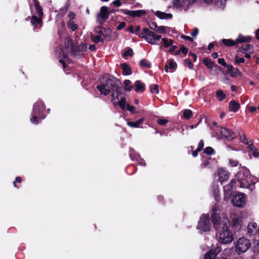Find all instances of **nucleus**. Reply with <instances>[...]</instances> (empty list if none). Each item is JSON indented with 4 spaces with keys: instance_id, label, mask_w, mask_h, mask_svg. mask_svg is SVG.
I'll list each match as a JSON object with an SVG mask.
<instances>
[{
    "instance_id": "9b49d317",
    "label": "nucleus",
    "mask_w": 259,
    "mask_h": 259,
    "mask_svg": "<svg viewBox=\"0 0 259 259\" xmlns=\"http://www.w3.org/2000/svg\"><path fill=\"white\" fill-rule=\"evenodd\" d=\"M109 17L108 7L102 6L100 9V12L98 14V21L100 24L104 23Z\"/></svg>"
},
{
    "instance_id": "2f4dec72",
    "label": "nucleus",
    "mask_w": 259,
    "mask_h": 259,
    "mask_svg": "<svg viewBox=\"0 0 259 259\" xmlns=\"http://www.w3.org/2000/svg\"><path fill=\"white\" fill-rule=\"evenodd\" d=\"M68 28L71 29L72 31H76L78 28V25L74 23L72 20H69L67 23Z\"/></svg>"
},
{
    "instance_id": "0eeeda50",
    "label": "nucleus",
    "mask_w": 259,
    "mask_h": 259,
    "mask_svg": "<svg viewBox=\"0 0 259 259\" xmlns=\"http://www.w3.org/2000/svg\"><path fill=\"white\" fill-rule=\"evenodd\" d=\"M211 224L207 214H203L198 222L197 226V230L201 232H208L210 231Z\"/></svg>"
},
{
    "instance_id": "4c0bfd02",
    "label": "nucleus",
    "mask_w": 259,
    "mask_h": 259,
    "mask_svg": "<svg viewBox=\"0 0 259 259\" xmlns=\"http://www.w3.org/2000/svg\"><path fill=\"white\" fill-rule=\"evenodd\" d=\"M140 64L142 67H146L147 68H150L151 67V64L149 61L144 59L140 61Z\"/></svg>"
},
{
    "instance_id": "6ab92c4d",
    "label": "nucleus",
    "mask_w": 259,
    "mask_h": 259,
    "mask_svg": "<svg viewBox=\"0 0 259 259\" xmlns=\"http://www.w3.org/2000/svg\"><path fill=\"white\" fill-rule=\"evenodd\" d=\"M34 2V7L36 12L38 15V17L42 18L44 13L42 9L39 5V2L38 0H33Z\"/></svg>"
},
{
    "instance_id": "052dcab7",
    "label": "nucleus",
    "mask_w": 259,
    "mask_h": 259,
    "mask_svg": "<svg viewBox=\"0 0 259 259\" xmlns=\"http://www.w3.org/2000/svg\"><path fill=\"white\" fill-rule=\"evenodd\" d=\"M181 37L185 39L186 40L190 41H193V38H191V37L188 36H186L185 35H181Z\"/></svg>"
},
{
    "instance_id": "e2e57ef3",
    "label": "nucleus",
    "mask_w": 259,
    "mask_h": 259,
    "mask_svg": "<svg viewBox=\"0 0 259 259\" xmlns=\"http://www.w3.org/2000/svg\"><path fill=\"white\" fill-rule=\"evenodd\" d=\"M173 4L174 6H180V0H173Z\"/></svg>"
},
{
    "instance_id": "69168bd1",
    "label": "nucleus",
    "mask_w": 259,
    "mask_h": 259,
    "mask_svg": "<svg viewBox=\"0 0 259 259\" xmlns=\"http://www.w3.org/2000/svg\"><path fill=\"white\" fill-rule=\"evenodd\" d=\"M88 49H89L91 51H95L96 48V46L94 45H89V48L88 47Z\"/></svg>"
},
{
    "instance_id": "a878e982",
    "label": "nucleus",
    "mask_w": 259,
    "mask_h": 259,
    "mask_svg": "<svg viewBox=\"0 0 259 259\" xmlns=\"http://www.w3.org/2000/svg\"><path fill=\"white\" fill-rule=\"evenodd\" d=\"M135 91L137 92H143L145 90V84L140 81L137 80L135 82Z\"/></svg>"
},
{
    "instance_id": "4d7b16f0",
    "label": "nucleus",
    "mask_w": 259,
    "mask_h": 259,
    "mask_svg": "<svg viewBox=\"0 0 259 259\" xmlns=\"http://www.w3.org/2000/svg\"><path fill=\"white\" fill-rule=\"evenodd\" d=\"M125 30L128 32H134V26L132 25H129Z\"/></svg>"
},
{
    "instance_id": "4be33fe9",
    "label": "nucleus",
    "mask_w": 259,
    "mask_h": 259,
    "mask_svg": "<svg viewBox=\"0 0 259 259\" xmlns=\"http://www.w3.org/2000/svg\"><path fill=\"white\" fill-rule=\"evenodd\" d=\"M144 118H142L136 121H127V125L131 127H140V125L143 123Z\"/></svg>"
},
{
    "instance_id": "8fccbe9b",
    "label": "nucleus",
    "mask_w": 259,
    "mask_h": 259,
    "mask_svg": "<svg viewBox=\"0 0 259 259\" xmlns=\"http://www.w3.org/2000/svg\"><path fill=\"white\" fill-rule=\"evenodd\" d=\"M168 122L166 119H159L157 120V123L160 125H164Z\"/></svg>"
},
{
    "instance_id": "864d4df0",
    "label": "nucleus",
    "mask_w": 259,
    "mask_h": 259,
    "mask_svg": "<svg viewBox=\"0 0 259 259\" xmlns=\"http://www.w3.org/2000/svg\"><path fill=\"white\" fill-rule=\"evenodd\" d=\"M218 61L220 64H221L223 66L225 67V66H227V63H226L224 59L219 58V59H218Z\"/></svg>"
},
{
    "instance_id": "f704fd0d",
    "label": "nucleus",
    "mask_w": 259,
    "mask_h": 259,
    "mask_svg": "<svg viewBox=\"0 0 259 259\" xmlns=\"http://www.w3.org/2000/svg\"><path fill=\"white\" fill-rule=\"evenodd\" d=\"M204 64L208 68H212L213 66V63L208 58H205L203 61Z\"/></svg>"
},
{
    "instance_id": "39448f33",
    "label": "nucleus",
    "mask_w": 259,
    "mask_h": 259,
    "mask_svg": "<svg viewBox=\"0 0 259 259\" xmlns=\"http://www.w3.org/2000/svg\"><path fill=\"white\" fill-rule=\"evenodd\" d=\"M235 251L238 255L246 252L250 247V240L244 236L239 237L234 242Z\"/></svg>"
},
{
    "instance_id": "f3484780",
    "label": "nucleus",
    "mask_w": 259,
    "mask_h": 259,
    "mask_svg": "<svg viewBox=\"0 0 259 259\" xmlns=\"http://www.w3.org/2000/svg\"><path fill=\"white\" fill-rule=\"evenodd\" d=\"M233 133L225 127H222L220 131V136L225 138L231 140L233 138Z\"/></svg>"
},
{
    "instance_id": "79ce46f5",
    "label": "nucleus",
    "mask_w": 259,
    "mask_h": 259,
    "mask_svg": "<svg viewBox=\"0 0 259 259\" xmlns=\"http://www.w3.org/2000/svg\"><path fill=\"white\" fill-rule=\"evenodd\" d=\"M245 62V59L243 58H240L238 56L235 57V64H239L240 63H243Z\"/></svg>"
},
{
    "instance_id": "1a4fd4ad",
    "label": "nucleus",
    "mask_w": 259,
    "mask_h": 259,
    "mask_svg": "<svg viewBox=\"0 0 259 259\" xmlns=\"http://www.w3.org/2000/svg\"><path fill=\"white\" fill-rule=\"evenodd\" d=\"M242 214L241 212L232 214L231 225L234 230H240L242 226Z\"/></svg>"
},
{
    "instance_id": "423d86ee",
    "label": "nucleus",
    "mask_w": 259,
    "mask_h": 259,
    "mask_svg": "<svg viewBox=\"0 0 259 259\" xmlns=\"http://www.w3.org/2000/svg\"><path fill=\"white\" fill-rule=\"evenodd\" d=\"M44 108V105L40 101H38L34 104L32 113V117L30 119L32 123L37 124L38 119H43L45 118V116L42 114Z\"/></svg>"
},
{
    "instance_id": "a18cd8bd",
    "label": "nucleus",
    "mask_w": 259,
    "mask_h": 259,
    "mask_svg": "<svg viewBox=\"0 0 259 259\" xmlns=\"http://www.w3.org/2000/svg\"><path fill=\"white\" fill-rule=\"evenodd\" d=\"M225 67L227 68L228 72L229 73H230L232 76H235V75L233 74V72H232L233 69V66L231 65H227V66H226Z\"/></svg>"
},
{
    "instance_id": "0e129e2a",
    "label": "nucleus",
    "mask_w": 259,
    "mask_h": 259,
    "mask_svg": "<svg viewBox=\"0 0 259 259\" xmlns=\"http://www.w3.org/2000/svg\"><path fill=\"white\" fill-rule=\"evenodd\" d=\"M119 11L118 9H117V10L114 9H109V10H108L109 15L111 14L115 13V12H116L117 11Z\"/></svg>"
},
{
    "instance_id": "393cba45",
    "label": "nucleus",
    "mask_w": 259,
    "mask_h": 259,
    "mask_svg": "<svg viewBox=\"0 0 259 259\" xmlns=\"http://www.w3.org/2000/svg\"><path fill=\"white\" fill-rule=\"evenodd\" d=\"M177 67V63L172 60H168L167 62V64L164 67V70L165 72H168V69H174Z\"/></svg>"
},
{
    "instance_id": "20e7f679",
    "label": "nucleus",
    "mask_w": 259,
    "mask_h": 259,
    "mask_svg": "<svg viewBox=\"0 0 259 259\" xmlns=\"http://www.w3.org/2000/svg\"><path fill=\"white\" fill-rule=\"evenodd\" d=\"M236 182H238L241 188L248 189L250 191L254 189L249 171L245 167L240 166L239 168V171L235 174V179L231 181V184H235Z\"/></svg>"
},
{
    "instance_id": "58836bf2",
    "label": "nucleus",
    "mask_w": 259,
    "mask_h": 259,
    "mask_svg": "<svg viewBox=\"0 0 259 259\" xmlns=\"http://www.w3.org/2000/svg\"><path fill=\"white\" fill-rule=\"evenodd\" d=\"M151 92L152 94H158L159 93L158 85L157 84H152L150 87Z\"/></svg>"
},
{
    "instance_id": "ea45409f",
    "label": "nucleus",
    "mask_w": 259,
    "mask_h": 259,
    "mask_svg": "<svg viewBox=\"0 0 259 259\" xmlns=\"http://www.w3.org/2000/svg\"><path fill=\"white\" fill-rule=\"evenodd\" d=\"M133 54V51L132 49H129L123 53V58L126 59L128 56H132Z\"/></svg>"
},
{
    "instance_id": "ddd939ff",
    "label": "nucleus",
    "mask_w": 259,
    "mask_h": 259,
    "mask_svg": "<svg viewBox=\"0 0 259 259\" xmlns=\"http://www.w3.org/2000/svg\"><path fill=\"white\" fill-rule=\"evenodd\" d=\"M120 11L123 14L130 16L133 17H140L146 14V12L144 10H142L130 11L126 9H121Z\"/></svg>"
},
{
    "instance_id": "49530a36",
    "label": "nucleus",
    "mask_w": 259,
    "mask_h": 259,
    "mask_svg": "<svg viewBox=\"0 0 259 259\" xmlns=\"http://www.w3.org/2000/svg\"><path fill=\"white\" fill-rule=\"evenodd\" d=\"M185 62L189 69H192L193 67V64L192 63L190 59H187L185 60Z\"/></svg>"
},
{
    "instance_id": "aec40b11",
    "label": "nucleus",
    "mask_w": 259,
    "mask_h": 259,
    "mask_svg": "<svg viewBox=\"0 0 259 259\" xmlns=\"http://www.w3.org/2000/svg\"><path fill=\"white\" fill-rule=\"evenodd\" d=\"M155 15L161 19H168L172 17V15L170 13H166L161 11H157Z\"/></svg>"
},
{
    "instance_id": "3c124183",
    "label": "nucleus",
    "mask_w": 259,
    "mask_h": 259,
    "mask_svg": "<svg viewBox=\"0 0 259 259\" xmlns=\"http://www.w3.org/2000/svg\"><path fill=\"white\" fill-rule=\"evenodd\" d=\"M112 4L115 7H119L122 5V3L121 0H115L112 2Z\"/></svg>"
},
{
    "instance_id": "7c9ffc66",
    "label": "nucleus",
    "mask_w": 259,
    "mask_h": 259,
    "mask_svg": "<svg viewBox=\"0 0 259 259\" xmlns=\"http://www.w3.org/2000/svg\"><path fill=\"white\" fill-rule=\"evenodd\" d=\"M116 105H119L122 110H124L127 106L125 98L121 97L120 100L117 102Z\"/></svg>"
},
{
    "instance_id": "5fc2aeb1",
    "label": "nucleus",
    "mask_w": 259,
    "mask_h": 259,
    "mask_svg": "<svg viewBox=\"0 0 259 259\" xmlns=\"http://www.w3.org/2000/svg\"><path fill=\"white\" fill-rule=\"evenodd\" d=\"M180 50L181 51V52H182L184 54H186L188 51V49L185 47L184 46H181Z\"/></svg>"
},
{
    "instance_id": "338daca9",
    "label": "nucleus",
    "mask_w": 259,
    "mask_h": 259,
    "mask_svg": "<svg viewBox=\"0 0 259 259\" xmlns=\"http://www.w3.org/2000/svg\"><path fill=\"white\" fill-rule=\"evenodd\" d=\"M170 46H171V47L170 48L169 51L170 52L172 53L175 51V50H176L177 47H176V46H173L172 45Z\"/></svg>"
},
{
    "instance_id": "a19ab883",
    "label": "nucleus",
    "mask_w": 259,
    "mask_h": 259,
    "mask_svg": "<svg viewBox=\"0 0 259 259\" xmlns=\"http://www.w3.org/2000/svg\"><path fill=\"white\" fill-rule=\"evenodd\" d=\"M131 81L130 80H125L124 81V84L125 85V90L126 91H131L132 89V86H129L131 84Z\"/></svg>"
},
{
    "instance_id": "603ef678",
    "label": "nucleus",
    "mask_w": 259,
    "mask_h": 259,
    "mask_svg": "<svg viewBox=\"0 0 259 259\" xmlns=\"http://www.w3.org/2000/svg\"><path fill=\"white\" fill-rule=\"evenodd\" d=\"M204 147V143H203V141L201 140L199 143V144L198 145V147H197V150L198 151H201L203 149Z\"/></svg>"
},
{
    "instance_id": "dca6fc26",
    "label": "nucleus",
    "mask_w": 259,
    "mask_h": 259,
    "mask_svg": "<svg viewBox=\"0 0 259 259\" xmlns=\"http://www.w3.org/2000/svg\"><path fill=\"white\" fill-rule=\"evenodd\" d=\"M219 181L222 183L228 180L229 177V172L223 168H220L218 170Z\"/></svg>"
},
{
    "instance_id": "f257e3e1",
    "label": "nucleus",
    "mask_w": 259,
    "mask_h": 259,
    "mask_svg": "<svg viewBox=\"0 0 259 259\" xmlns=\"http://www.w3.org/2000/svg\"><path fill=\"white\" fill-rule=\"evenodd\" d=\"M211 218L216 229L219 226L221 228L217 235L219 241L223 244L231 243L234 240V234L227 225L229 223L227 215L222 212L221 208L218 205L215 204L212 207Z\"/></svg>"
},
{
    "instance_id": "bb28decb",
    "label": "nucleus",
    "mask_w": 259,
    "mask_h": 259,
    "mask_svg": "<svg viewBox=\"0 0 259 259\" xmlns=\"http://www.w3.org/2000/svg\"><path fill=\"white\" fill-rule=\"evenodd\" d=\"M222 42L226 46L231 47L237 45L236 41L231 39H223Z\"/></svg>"
},
{
    "instance_id": "4468645a",
    "label": "nucleus",
    "mask_w": 259,
    "mask_h": 259,
    "mask_svg": "<svg viewBox=\"0 0 259 259\" xmlns=\"http://www.w3.org/2000/svg\"><path fill=\"white\" fill-rule=\"evenodd\" d=\"M41 17L32 16L30 19V22L32 25L35 28H40L42 25V20Z\"/></svg>"
},
{
    "instance_id": "b1692460",
    "label": "nucleus",
    "mask_w": 259,
    "mask_h": 259,
    "mask_svg": "<svg viewBox=\"0 0 259 259\" xmlns=\"http://www.w3.org/2000/svg\"><path fill=\"white\" fill-rule=\"evenodd\" d=\"M240 108V104L235 101H231L230 102L229 110L234 112H237Z\"/></svg>"
},
{
    "instance_id": "c756f323",
    "label": "nucleus",
    "mask_w": 259,
    "mask_h": 259,
    "mask_svg": "<svg viewBox=\"0 0 259 259\" xmlns=\"http://www.w3.org/2000/svg\"><path fill=\"white\" fill-rule=\"evenodd\" d=\"M242 52H248L249 54H252L253 52V47L251 45H247L244 48H239V51Z\"/></svg>"
},
{
    "instance_id": "9d476101",
    "label": "nucleus",
    "mask_w": 259,
    "mask_h": 259,
    "mask_svg": "<svg viewBox=\"0 0 259 259\" xmlns=\"http://www.w3.org/2000/svg\"><path fill=\"white\" fill-rule=\"evenodd\" d=\"M139 37L145 39L148 42L155 44L161 38V36L156 33H137Z\"/></svg>"
},
{
    "instance_id": "e433bc0d",
    "label": "nucleus",
    "mask_w": 259,
    "mask_h": 259,
    "mask_svg": "<svg viewBox=\"0 0 259 259\" xmlns=\"http://www.w3.org/2000/svg\"><path fill=\"white\" fill-rule=\"evenodd\" d=\"M162 40L166 47L170 46L173 44V41L170 39L163 38Z\"/></svg>"
},
{
    "instance_id": "7ed1b4c3",
    "label": "nucleus",
    "mask_w": 259,
    "mask_h": 259,
    "mask_svg": "<svg viewBox=\"0 0 259 259\" xmlns=\"http://www.w3.org/2000/svg\"><path fill=\"white\" fill-rule=\"evenodd\" d=\"M97 89L104 96L112 92L111 101L114 105H116L117 102L120 100L119 96L122 94V88L120 83L114 78L107 79L105 83L97 86Z\"/></svg>"
},
{
    "instance_id": "2eb2a0df",
    "label": "nucleus",
    "mask_w": 259,
    "mask_h": 259,
    "mask_svg": "<svg viewBox=\"0 0 259 259\" xmlns=\"http://www.w3.org/2000/svg\"><path fill=\"white\" fill-rule=\"evenodd\" d=\"M148 25L151 29L155 31L156 32H165L166 31V27L158 26L157 23L155 22L150 21L148 22Z\"/></svg>"
},
{
    "instance_id": "09e8293b",
    "label": "nucleus",
    "mask_w": 259,
    "mask_h": 259,
    "mask_svg": "<svg viewBox=\"0 0 259 259\" xmlns=\"http://www.w3.org/2000/svg\"><path fill=\"white\" fill-rule=\"evenodd\" d=\"M70 6V4L69 3H66V5H65L64 6V8H61L60 10V12H62V13H65L67 11V9L68 8V7H69Z\"/></svg>"
},
{
    "instance_id": "774afa93",
    "label": "nucleus",
    "mask_w": 259,
    "mask_h": 259,
    "mask_svg": "<svg viewBox=\"0 0 259 259\" xmlns=\"http://www.w3.org/2000/svg\"><path fill=\"white\" fill-rule=\"evenodd\" d=\"M141 27L140 25H136L135 27V30H134V32H139L140 30Z\"/></svg>"
},
{
    "instance_id": "412c9836",
    "label": "nucleus",
    "mask_w": 259,
    "mask_h": 259,
    "mask_svg": "<svg viewBox=\"0 0 259 259\" xmlns=\"http://www.w3.org/2000/svg\"><path fill=\"white\" fill-rule=\"evenodd\" d=\"M231 185H227L224 187V197L225 199H228L232 194V190L233 188V184L231 183Z\"/></svg>"
},
{
    "instance_id": "c85d7f7f",
    "label": "nucleus",
    "mask_w": 259,
    "mask_h": 259,
    "mask_svg": "<svg viewBox=\"0 0 259 259\" xmlns=\"http://www.w3.org/2000/svg\"><path fill=\"white\" fill-rule=\"evenodd\" d=\"M257 227V224L256 223H249L248 225V232L253 233L254 231H256Z\"/></svg>"
},
{
    "instance_id": "680f3d73",
    "label": "nucleus",
    "mask_w": 259,
    "mask_h": 259,
    "mask_svg": "<svg viewBox=\"0 0 259 259\" xmlns=\"http://www.w3.org/2000/svg\"><path fill=\"white\" fill-rule=\"evenodd\" d=\"M22 180L21 178L19 177H17L15 181L14 182V185L15 187H16V185L15 184V182L20 183L21 182Z\"/></svg>"
},
{
    "instance_id": "37998d69",
    "label": "nucleus",
    "mask_w": 259,
    "mask_h": 259,
    "mask_svg": "<svg viewBox=\"0 0 259 259\" xmlns=\"http://www.w3.org/2000/svg\"><path fill=\"white\" fill-rule=\"evenodd\" d=\"M204 152L207 155H212L214 153V150L211 147H207L204 149Z\"/></svg>"
},
{
    "instance_id": "473e14b6",
    "label": "nucleus",
    "mask_w": 259,
    "mask_h": 259,
    "mask_svg": "<svg viewBox=\"0 0 259 259\" xmlns=\"http://www.w3.org/2000/svg\"><path fill=\"white\" fill-rule=\"evenodd\" d=\"M248 148L251 152V153L253 155L254 157H257L259 156V152L257 150L255 146H253L252 145H249Z\"/></svg>"
},
{
    "instance_id": "bf43d9fd",
    "label": "nucleus",
    "mask_w": 259,
    "mask_h": 259,
    "mask_svg": "<svg viewBox=\"0 0 259 259\" xmlns=\"http://www.w3.org/2000/svg\"><path fill=\"white\" fill-rule=\"evenodd\" d=\"M254 245L255 249L257 251H259V241H255L254 242Z\"/></svg>"
},
{
    "instance_id": "a211bd4d",
    "label": "nucleus",
    "mask_w": 259,
    "mask_h": 259,
    "mask_svg": "<svg viewBox=\"0 0 259 259\" xmlns=\"http://www.w3.org/2000/svg\"><path fill=\"white\" fill-rule=\"evenodd\" d=\"M205 3L210 4L213 3L217 7L224 8L225 6L226 0H203Z\"/></svg>"
},
{
    "instance_id": "c03bdc74",
    "label": "nucleus",
    "mask_w": 259,
    "mask_h": 259,
    "mask_svg": "<svg viewBox=\"0 0 259 259\" xmlns=\"http://www.w3.org/2000/svg\"><path fill=\"white\" fill-rule=\"evenodd\" d=\"M229 162L230 165L232 167L237 166L238 165V164H239L237 160H234V159H230L229 160Z\"/></svg>"
},
{
    "instance_id": "cd10ccee",
    "label": "nucleus",
    "mask_w": 259,
    "mask_h": 259,
    "mask_svg": "<svg viewBox=\"0 0 259 259\" xmlns=\"http://www.w3.org/2000/svg\"><path fill=\"white\" fill-rule=\"evenodd\" d=\"M121 68L122 70L123 74L124 75H130L131 74L130 68L125 63L121 64Z\"/></svg>"
},
{
    "instance_id": "6e6d98bb",
    "label": "nucleus",
    "mask_w": 259,
    "mask_h": 259,
    "mask_svg": "<svg viewBox=\"0 0 259 259\" xmlns=\"http://www.w3.org/2000/svg\"><path fill=\"white\" fill-rule=\"evenodd\" d=\"M75 17H76V14L74 12H69V13L68 14V17L70 19V20H73V19H75Z\"/></svg>"
},
{
    "instance_id": "6e6552de",
    "label": "nucleus",
    "mask_w": 259,
    "mask_h": 259,
    "mask_svg": "<svg viewBox=\"0 0 259 259\" xmlns=\"http://www.w3.org/2000/svg\"><path fill=\"white\" fill-rule=\"evenodd\" d=\"M115 33H96L91 35V39L95 43L103 42L104 40L108 41L115 38Z\"/></svg>"
},
{
    "instance_id": "f8f14e48",
    "label": "nucleus",
    "mask_w": 259,
    "mask_h": 259,
    "mask_svg": "<svg viewBox=\"0 0 259 259\" xmlns=\"http://www.w3.org/2000/svg\"><path fill=\"white\" fill-rule=\"evenodd\" d=\"M233 204L239 207H243L245 204V197L243 194H237L232 199Z\"/></svg>"
},
{
    "instance_id": "de8ad7c7",
    "label": "nucleus",
    "mask_w": 259,
    "mask_h": 259,
    "mask_svg": "<svg viewBox=\"0 0 259 259\" xmlns=\"http://www.w3.org/2000/svg\"><path fill=\"white\" fill-rule=\"evenodd\" d=\"M125 25H126V23L125 22H121L117 26V29L118 30H121L125 27Z\"/></svg>"
},
{
    "instance_id": "72a5a7b5",
    "label": "nucleus",
    "mask_w": 259,
    "mask_h": 259,
    "mask_svg": "<svg viewBox=\"0 0 259 259\" xmlns=\"http://www.w3.org/2000/svg\"><path fill=\"white\" fill-rule=\"evenodd\" d=\"M216 97L218 98L219 101H223L226 97V95L222 90H219L216 93Z\"/></svg>"
},
{
    "instance_id": "c9c22d12",
    "label": "nucleus",
    "mask_w": 259,
    "mask_h": 259,
    "mask_svg": "<svg viewBox=\"0 0 259 259\" xmlns=\"http://www.w3.org/2000/svg\"><path fill=\"white\" fill-rule=\"evenodd\" d=\"M192 115V112L191 110L187 109L184 111L183 116L186 119H189Z\"/></svg>"
},
{
    "instance_id": "f03ea898",
    "label": "nucleus",
    "mask_w": 259,
    "mask_h": 259,
    "mask_svg": "<svg viewBox=\"0 0 259 259\" xmlns=\"http://www.w3.org/2000/svg\"><path fill=\"white\" fill-rule=\"evenodd\" d=\"M65 48L59 47L56 50V55L60 57L59 62L62 64L63 68L66 67V62L70 61L68 55L72 56L79 55L80 53L87 52L88 49V44L81 43L79 46H75L73 45V40L67 38L65 42Z\"/></svg>"
},
{
    "instance_id": "13d9d810",
    "label": "nucleus",
    "mask_w": 259,
    "mask_h": 259,
    "mask_svg": "<svg viewBox=\"0 0 259 259\" xmlns=\"http://www.w3.org/2000/svg\"><path fill=\"white\" fill-rule=\"evenodd\" d=\"M126 108L127 110H128L129 111H130L131 112H133L134 111V110L135 109V108L134 106H131L129 104H127V106Z\"/></svg>"
},
{
    "instance_id": "5701e85b",
    "label": "nucleus",
    "mask_w": 259,
    "mask_h": 259,
    "mask_svg": "<svg viewBox=\"0 0 259 259\" xmlns=\"http://www.w3.org/2000/svg\"><path fill=\"white\" fill-rule=\"evenodd\" d=\"M251 40V37L249 36H244L239 35L238 37L236 39V44H241L243 42H249Z\"/></svg>"
}]
</instances>
